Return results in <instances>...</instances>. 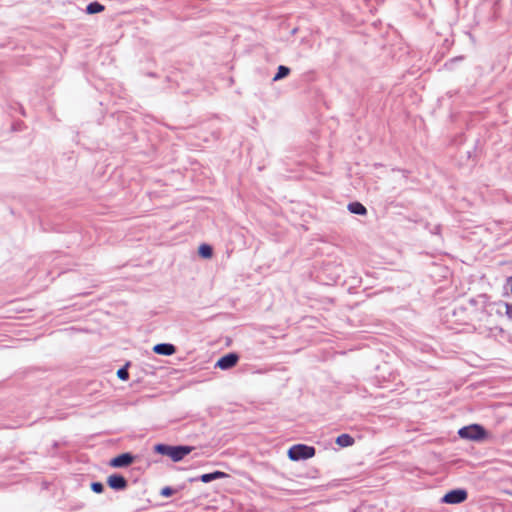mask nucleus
<instances>
[{
	"label": "nucleus",
	"mask_w": 512,
	"mask_h": 512,
	"mask_svg": "<svg viewBox=\"0 0 512 512\" xmlns=\"http://www.w3.org/2000/svg\"><path fill=\"white\" fill-rule=\"evenodd\" d=\"M228 477V474H226L225 472H222V471H214L212 473H207V474H203L200 476V480L203 482V483H208V482H211L213 480H217V479H222V478H227Z\"/></svg>",
	"instance_id": "8"
},
{
	"label": "nucleus",
	"mask_w": 512,
	"mask_h": 512,
	"mask_svg": "<svg viewBox=\"0 0 512 512\" xmlns=\"http://www.w3.org/2000/svg\"><path fill=\"white\" fill-rule=\"evenodd\" d=\"M153 351H154L156 354H160V343H159V344H156V345L153 347Z\"/></svg>",
	"instance_id": "20"
},
{
	"label": "nucleus",
	"mask_w": 512,
	"mask_h": 512,
	"mask_svg": "<svg viewBox=\"0 0 512 512\" xmlns=\"http://www.w3.org/2000/svg\"><path fill=\"white\" fill-rule=\"evenodd\" d=\"M504 307H505V315L507 316V318L509 320H512V304L505 303Z\"/></svg>",
	"instance_id": "19"
},
{
	"label": "nucleus",
	"mask_w": 512,
	"mask_h": 512,
	"mask_svg": "<svg viewBox=\"0 0 512 512\" xmlns=\"http://www.w3.org/2000/svg\"><path fill=\"white\" fill-rule=\"evenodd\" d=\"M238 360L239 356L236 353H228L218 359V361L215 364V367L221 370H228L234 367L237 364Z\"/></svg>",
	"instance_id": "4"
},
{
	"label": "nucleus",
	"mask_w": 512,
	"mask_h": 512,
	"mask_svg": "<svg viewBox=\"0 0 512 512\" xmlns=\"http://www.w3.org/2000/svg\"><path fill=\"white\" fill-rule=\"evenodd\" d=\"M192 451L190 446L162 445V455L168 456L172 461L178 462Z\"/></svg>",
	"instance_id": "2"
},
{
	"label": "nucleus",
	"mask_w": 512,
	"mask_h": 512,
	"mask_svg": "<svg viewBox=\"0 0 512 512\" xmlns=\"http://www.w3.org/2000/svg\"><path fill=\"white\" fill-rule=\"evenodd\" d=\"M467 498V492L463 489H456L448 492L443 497L442 501L448 504H458L465 501Z\"/></svg>",
	"instance_id": "5"
},
{
	"label": "nucleus",
	"mask_w": 512,
	"mask_h": 512,
	"mask_svg": "<svg viewBox=\"0 0 512 512\" xmlns=\"http://www.w3.org/2000/svg\"><path fill=\"white\" fill-rule=\"evenodd\" d=\"M348 210L357 215H365L367 213V209L364 205L359 202H352L348 205Z\"/></svg>",
	"instance_id": "9"
},
{
	"label": "nucleus",
	"mask_w": 512,
	"mask_h": 512,
	"mask_svg": "<svg viewBox=\"0 0 512 512\" xmlns=\"http://www.w3.org/2000/svg\"><path fill=\"white\" fill-rule=\"evenodd\" d=\"M315 448L305 444H295L288 449L287 456L292 461L306 460L315 456Z\"/></svg>",
	"instance_id": "1"
},
{
	"label": "nucleus",
	"mask_w": 512,
	"mask_h": 512,
	"mask_svg": "<svg viewBox=\"0 0 512 512\" xmlns=\"http://www.w3.org/2000/svg\"><path fill=\"white\" fill-rule=\"evenodd\" d=\"M180 489L181 488L176 489V488H171V487H165L162 489V496L169 497V496L175 494L176 492H178Z\"/></svg>",
	"instance_id": "15"
},
{
	"label": "nucleus",
	"mask_w": 512,
	"mask_h": 512,
	"mask_svg": "<svg viewBox=\"0 0 512 512\" xmlns=\"http://www.w3.org/2000/svg\"><path fill=\"white\" fill-rule=\"evenodd\" d=\"M104 9L105 7L102 4L98 2H93L87 5L86 12L88 14H96L102 12Z\"/></svg>",
	"instance_id": "12"
},
{
	"label": "nucleus",
	"mask_w": 512,
	"mask_h": 512,
	"mask_svg": "<svg viewBox=\"0 0 512 512\" xmlns=\"http://www.w3.org/2000/svg\"><path fill=\"white\" fill-rule=\"evenodd\" d=\"M504 291H505V294H508V293L512 294V276L508 277L505 280Z\"/></svg>",
	"instance_id": "17"
},
{
	"label": "nucleus",
	"mask_w": 512,
	"mask_h": 512,
	"mask_svg": "<svg viewBox=\"0 0 512 512\" xmlns=\"http://www.w3.org/2000/svg\"><path fill=\"white\" fill-rule=\"evenodd\" d=\"M91 489L95 492V493H102L103 490H104V486L102 483L100 482H93L91 484Z\"/></svg>",
	"instance_id": "18"
},
{
	"label": "nucleus",
	"mask_w": 512,
	"mask_h": 512,
	"mask_svg": "<svg viewBox=\"0 0 512 512\" xmlns=\"http://www.w3.org/2000/svg\"><path fill=\"white\" fill-rule=\"evenodd\" d=\"M134 461V456L130 453L120 454L110 460V466L114 468L127 467L131 465Z\"/></svg>",
	"instance_id": "6"
},
{
	"label": "nucleus",
	"mask_w": 512,
	"mask_h": 512,
	"mask_svg": "<svg viewBox=\"0 0 512 512\" xmlns=\"http://www.w3.org/2000/svg\"><path fill=\"white\" fill-rule=\"evenodd\" d=\"M458 434L463 439L478 441L486 436L484 428L478 424L465 426L458 431Z\"/></svg>",
	"instance_id": "3"
},
{
	"label": "nucleus",
	"mask_w": 512,
	"mask_h": 512,
	"mask_svg": "<svg viewBox=\"0 0 512 512\" xmlns=\"http://www.w3.org/2000/svg\"><path fill=\"white\" fill-rule=\"evenodd\" d=\"M336 444L341 447H349L354 444V439L348 434H341L336 438Z\"/></svg>",
	"instance_id": "10"
},
{
	"label": "nucleus",
	"mask_w": 512,
	"mask_h": 512,
	"mask_svg": "<svg viewBox=\"0 0 512 512\" xmlns=\"http://www.w3.org/2000/svg\"><path fill=\"white\" fill-rule=\"evenodd\" d=\"M289 73H290V69L286 66L281 65L278 67V71L275 74V76L273 77V81L281 80V79L285 78L286 76H288Z\"/></svg>",
	"instance_id": "13"
},
{
	"label": "nucleus",
	"mask_w": 512,
	"mask_h": 512,
	"mask_svg": "<svg viewBox=\"0 0 512 512\" xmlns=\"http://www.w3.org/2000/svg\"><path fill=\"white\" fill-rule=\"evenodd\" d=\"M154 451H155L156 453H160V443H158V444L154 445Z\"/></svg>",
	"instance_id": "21"
},
{
	"label": "nucleus",
	"mask_w": 512,
	"mask_h": 512,
	"mask_svg": "<svg viewBox=\"0 0 512 512\" xmlns=\"http://www.w3.org/2000/svg\"><path fill=\"white\" fill-rule=\"evenodd\" d=\"M107 484L114 490H124L127 487V480L121 475L113 474L107 478Z\"/></svg>",
	"instance_id": "7"
},
{
	"label": "nucleus",
	"mask_w": 512,
	"mask_h": 512,
	"mask_svg": "<svg viewBox=\"0 0 512 512\" xmlns=\"http://www.w3.org/2000/svg\"><path fill=\"white\" fill-rule=\"evenodd\" d=\"M117 376L121 379V380H128L129 378V373H128V370L126 367H123L121 369H119L117 371Z\"/></svg>",
	"instance_id": "16"
},
{
	"label": "nucleus",
	"mask_w": 512,
	"mask_h": 512,
	"mask_svg": "<svg viewBox=\"0 0 512 512\" xmlns=\"http://www.w3.org/2000/svg\"><path fill=\"white\" fill-rule=\"evenodd\" d=\"M175 352V347L172 344L162 343V355H172Z\"/></svg>",
	"instance_id": "14"
},
{
	"label": "nucleus",
	"mask_w": 512,
	"mask_h": 512,
	"mask_svg": "<svg viewBox=\"0 0 512 512\" xmlns=\"http://www.w3.org/2000/svg\"><path fill=\"white\" fill-rule=\"evenodd\" d=\"M198 254L202 258L210 259L213 255V249L208 244H201L198 248Z\"/></svg>",
	"instance_id": "11"
}]
</instances>
